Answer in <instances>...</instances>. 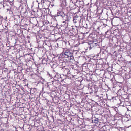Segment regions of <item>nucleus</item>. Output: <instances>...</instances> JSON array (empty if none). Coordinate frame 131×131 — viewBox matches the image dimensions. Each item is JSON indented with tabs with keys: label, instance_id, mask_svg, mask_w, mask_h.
Here are the masks:
<instances>
[{
	"label": "nucleus",
	"instance_id": "nucleus-5",
	"mask_svg": "<svg viewBox=\"0 0 131 131\" xmlns=\"http://www.w3.org/2000/svg\"><path fill=\"white\" fill-rule=\"evenodd\" d=\"M130 117V115L129 114H127L126 115H123V121L124 122L128 121L129 120V119Z\"/></svg>",
	"mask_w": 131,
	"mask_h": 131
},
{
	"label": "nucleus",
	"instance_id": "nucleus-16",
	"mask_svg": "<svg viewBox=\"0 0 131 131\" xmlns=\"http://www.w3.org/2000/svg\"><path fill=\"white\" fill-rule=\"evenodd\" d=\"M75 73L74 72V75H74V74H75Z\"/></svg>",
	"mask_w": 131,
	"mask_h": 131
},
{
	"label": "nucleus",
	"instance_id": "nucleus-7",
	"mask_svg": "<svg viewBox=\"0 0 131 131\" xmlns=\"http://www.w3.org/2000/svg\"><path fill=\"white\" fill-rule=\"evenodd\" d=\"M73 21L74 23H77L79 21V19H78V17L77 16L74 17L73 18Z\"/></svg>",
	"mask_w": 131,
	"mask_h": 131
},
{
	"label": "nucleus",
	"instance_id": "nucleus-3",
	"mask_svg": "<svg viewBox=\"0 0 131 131\" xmlns=\"http://www.w3.org/2000/svg\"><path fill=\"white\" fill-rule=\"evenodd\" d=\"M97 45V43H95L94 42H90L89 43V47L90 49H91L93 47H95Z\"/></svg>",
	"mask_w": 131,
	"mask_h": 131
},
{
	"label": "nucleus",
	"instance_id": "nucleus-11",
	"mask_svg": "<svg viewBox=\"0 0 131 131\" xmlns=\"http://www.w3.org/2000/svg\"><path fill=\"white\" fill-rule=\"evenodd\" d=\"M129 97L127 94H124L123 95V97L124 98H128Z\"/></svg>",
	"mask_w": 131,
	"mask_h": 131
},
{
	"label": "nucleus",
	"instance_id": "nucleus-9",
	"mask_svg": "<svg viewBox=\"0 0 131 131\" xmlns=\"http://www.w3.org/2000/svg\"><path fill=\"white\" fill-rule=\"evenodd\" d=\"M7 2L9 3L11 5L13 6V1H10L9 0H7Z\"/></svg>",
	"mask_w": 131,
	"mask_h": 131
},
{
	"label": "nucleus",
	"instance_id": "nucleus-8",
	"mask_svg": "<svg viewBox=\"0 0 131 131\" xmlns=\"http://www.w3.org/2000/svg\"><path fill=\"white\" fill-rule=\"evenodd\" d=\"M128 122V123H131V120H129ZM130 126H131V125L130 124V126H128L127 127H125L124 131H126V129H127L128 128H129V127Z\"/></svg>",
	"mask_w": 131,
	"mask_h": 131
},
{
	"label": "nucleus",
	"instance_id": "nucleus-2",
	"mask_svg": "<svg viewBox=\"0 0 131 131\" xmlns=\"http://www.w3.org/2000/svg\"><path fill=\"white\" fill-rule=\"evenodd\" d=\"M70 51V49H67L66 50L64 53L65 58H67V59H66L67 61H70L71 60L73 59H74L72 54L71 53Z\"/></svg>",
	"mask_w": 131,
	"mask_h": 131
},
{
	"label": "nucleus",
	"instance_id": "nucleus-14",
	"mask_svg": "<svg viewBox=\"0 0 131 131\" xmlns=\"http://www.w3.org/2000/svg\"><path fill=\"white\" fill-rule=\"evenodd\" d=\"M6 10H7V11H9V9H6Z\"/></svg>",
	"mask_w": 131,
	"mask_h": 131
},
{
	"label": "nucleus",
	"instance_id": "nucleus-10",
	"mask_svg": "<svg viewBox=\"0 0 131 131\" xmlns=\"http://www.w3.org/2000/svg\"><path fill=\"white\" fill-rule=\"evenodd\" d=\"M127 68H126V67H124V68L123 67V70L124 69V73H127L126 72H126V71H127Z\"/></svg>",
	"mask_w": 131,
	"mask_h": 131
},
{
	"label": "nucleus",
	"instance_id": "nucleus-1",
	"mask_svg": "<svg viewBox=\"0 0 131 131\" xmlns=\"http://www.w3.org/2000/svg\"><path fill=\"white\" fill-rule=\"evenodd\" d=\"M124 103H123V110L131 111V103L130 102L129 97L128 98H124Z\"/></svg>",
	"mask_w": 131,
	"mask_h": 131
},
{
	"label": "nucleus",
	"instance_id": "nucleus-15",
	"mask_svg": "<svg viewBox=\"0 0 131 131\" xmlns=\"http://www.w3.org/2000/svg\"><path fill=\"white\" fill-rule=\"evenodd\" d=\"M108 31H107L105 33V34H106L107 33V32H108Z\"/></svg>",
	"mask_w": 131,
	"mask_h": 131
},
{
	"label": "nucleus",
	"instance_id": "nucleus-13",
	"mask_svg": "<svg viewBox=\"0 0 131 131\" xmlns=\"http://www.w3.org/2000/svg\"><path fill=\"white\" fill-rule=\"evenodd\" d=\"M129 114L128 113L126 112L125 114L124 115H126L127 114Z\"/></svg>",
	"mask_w": 131,
	"mask_h": 131
},
{
	"label": "nucleus",
	"instance_id": "nucleus-6",
	"mask_svg": "<svg viewBox=\"0 0 131 131\" xmlns=\"http://www.w3.org/2000/svg\"><path fill=\"white\" fill-rule=\"evenodd\" d=\"M57 16H60L63 18L65 16V14L62 11L58 12L57 14Z\"/></svg>",
	"mask_w": 131,
	"mask_h": 131
},
{
	"label": "nucleus",
	"instance_id": "nucleus-12",
	"mask_svg": "<svg viewBox=\"0 0 131 131\" xmlns=\"http://www.w3.org/2000/svg\"><path fill=\"white\" fill-rule=\"evenodd\" d=\"M95 122L97 123L98 122V119L95 120L94 121Z\"/></svg>",
	"mask_w": 131,
	"mask_h": 131
},
{
	"label": "nucleus",
	"instance_id": "nucleus-4",
	"mask_svg": "<svg viewBox=\"0 0 131 131\" xmlns=\"http://www.w3.org/2000/svg\"><path fill=\"white\" fill-rule=\"evenodd\" d=\"M70 69L68 70V73L70 74H71L72 75H74V72L75 71V69H74L72 67H70L69 68Z\"/></svg>",
	"mask_w": 131,
	"mask_h": 131
}]
</instances>
